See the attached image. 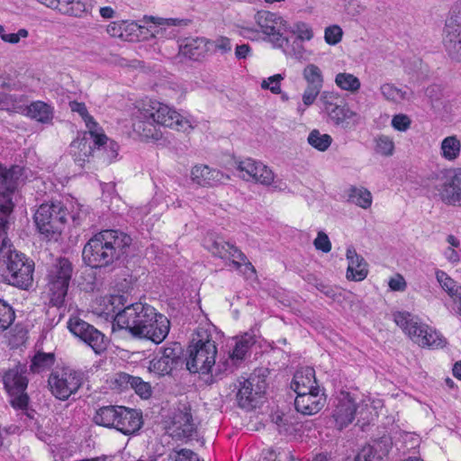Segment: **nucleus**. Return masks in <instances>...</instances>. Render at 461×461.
<instances>
[{
	"label": "nucleus",
	"instance_id": "f257e3e1",
	"mask_svg": "<svg viewBox=\"0 0 461 461\" xmlns=\"http://www.w3.org/2000/svg\"><path fill=\"white\" fill-rule=\"evenodd\" d=\"M131 242V236L120 230H103L85 245L83 260L93 268L115 267L128 256Z\"/></svg>",
	"mask_w": 461,
	"mask_h": 461
},
{
	"label": "nucleus",
	"instance_id": "f03ea898",
	"mask_svg": "<svg viewBox=\"0 0 461 461\" xmlns=\"http://www.w3.org/2000/svg\"><path fill=\"white\" fill-rule=\"evenodd\" d=\"M159 125L184 132L193 129L189 119L159 102H150L144 105L136 113L132 122L133 131L146 140L161 138L162 134L158 128Z\"/></svg>",
	"mask_w": 461,
	"mask_h": 461
},
{
	"label": "nucleus",
	"instance_id": "7ed1b4c3",
	"mask_svg": "<svg viewBox=\"0 0 461 461\" xmlns=\"http://www.w3.org/2000/svg\"><path fill=\"white\" fill-rule=\"evenodd\" d=\"M112 313L113 315V325L119 329L126 330L132 337L138 338L140 334L149 332L147 330L152 318L157 316V310L141 302L125 305L127 300L123 295H112L110 300Z\"/></svg>",
	"mask_w": 461,
	"mask_h": 461
},
{
	"label": "nucleus",
	"instance_id": "20e7f679",
	"mask_svg": "<svg viewBox=\"0 0 461 461\" xmlns=\"http://www.w3.org/2000/svg\"><path fill=\"white\" fill-rule=\"evenodd\" d=\"M12 211L11 203L0 205V256L7 258L10 285L26 289L32 283L34 264L25 255L11 250V244L5 237L7 217Z\"/></svg>",
	"mask_w": 461,
	"mask_h": 461
},
{
	"label": "nucleus",
	"instance_id": "39448f33",
	"mask_svg": "<svg viewBox=\"0 0 461 461\" xmlns=\"http://www.w3.org/2000/svg\"><path fill=\"white\" fill-rule=\"evenodd\" d=\"M217 348L205 330L198 331L187 348L186 368L191 373L208 374L215 364Z\"/></svg>",
	"mask_w": 461,
	"mask_h": 461
},
{
	"label": "nucleus",
	"instance_id": "423d86ee",
	"mask_svg": "<svg viewBox=\"0 0 461 461\" xmlns=\"http://www.w3.org/2000/svg\"><path fill=\"white\" fill-rule=\"evenodd\" d=\"M394 321L413 342L420 346L436 348L443 346V340L436 330L422 323L418 317L410 312H396Z\"/></svg>",
	"mask_w": 461,
	"mask_h": 461
},
{
	"label": "nucleus",
	"instance_id": "0eeeda50",
	"mask_svg": "<svg viewBox=\"0 0 461 461\" xmlns=\"http://www.w3.org/2000/svg\"><path fill=\"white\" fill-rule=\"evenodd\" d=\"M85 375L69 367L52 370L48 378L51 394L60 401H67L82 387Z\"/></svg>",
	"mask_w": 461,
	"mask_h": 461
},
{
	"label": "nucleus",
	"instance_id": "6e6552de",
	"mask_svg": "<svg viewBox=\"0 0 461 461\" xmlns=\"http://www.w3.org/2000/svg\"><path fill=\"white\" fill-rule=\"evenodd\" d=\"M25 366L16 365L3 375V384L10 396V404L15 410H27L29 396L25 392L28 386V378L25 375Z\"/></svg>",
	"mask_w": 461,
	"mask_h": 461
},
{
	"label": "nucleus",
	"instance_id": "1a4fd4ad",
	"mask_svg": "<svg viewBox=\"0 0 461 461\" xmlns=\"http://www.w3.org/2000/svg\"><path fill=\"white\" fill-rule=\"evenodd\" d=\"M68 214L60 203H42L34 214V221L41 234L54 238L61 232Z\"/></svg>",
	"mask_w": 461,
	"mask_h": 461
},
{
	"label": "nucleus",
	"instance_id": "9d476101",
	"mask_svg": "<svg viewBox=\"0 0 461 461\" xmlns=\"http://www.w3.org/2000/svg\"><path fill=\"white\" fill-rule=\"evenodd\" d=\"M443 45L451 59L461 60V0L451 8L446 19Z\"/></svg>",
	"mask_w": 461,
	"mask_h": 461
},
{
	"label": "nucleus",
	"instance_id": "9b49d317",
	"mask_svg": "<svg viewBox=\"0 0 461 461\" xmlns=\"http://www.w3.org/2000/svg\"><path fill=\"white\" fill-rule=\"evenodd\" d=\"M69 330L86 345H88L96 354L103 353L107 348V339L105 336L95 329L93 325L77 318H70L68 323Z\"/></svg>",
	"mask_w": 461,
	"mask_h": 461
},
{
	"label": "nucleus",
	"instance_id": "f8f14e48",
	"mask_svg": "<svg viewBox=\"0 0 461 461\" xmlns=\"http://www.w3.org/2000/svg\"><path fill=\"white\" fill-rule=\"evenodd\" d=\"M439 199L449 205L461 206V169H454L447 172L438 179L435 185Z\"/></svg>",
	"mask_w": 461,
	"mask_h": 461
},
{
	"label": "nucleus",
	"instance_id": "ddd939ff",
	"mask_svg": "<svg viewBox=\"0 0 461 461\" xmlns=\"http://www.w3.org/2000/svg\"><path fill=\"white\" fill-rule=\"evenodd\" d=\"M255 21L273 46L279 44L280 37L288 32L287 23L280 15L269 11H258Z\"/></svg>",
	"mask_w": 461,
	"mask_h": 461
},
{
	"label": "nucleus",
	"instance_id": "4468645a",
	"mask_svg": "<svg viewBox=\"0 0 461 461\" xmlns=\"http://www.w3.org/2000/svg\"><path fill=\"white\" fill-rule=\"evenodd\" d=\"M183 348L180 343L174 342L165 347L159 357H155L149 363V370L159 376L170 375L182 363Z\"/></svg>",
	"mask_w": 461,
	"mask_h": 461
},
{
	"label": "nucleus",
	"instance_id": "2eb2a0df",
	"mask_svg": "<svg viewBox=\"0 0 461 461\" xmlns=\"http://www.w3.org/2000/svg\"><path fill=\"white\" fill-rule=\"evenodd\" d=\"M167 433L176 440L193 439L196 437L197 427L193 420L192 413L187 410L174 412L167 427Z\"/></svg>",
	"mask_w": 461,
	"mask_h": 461
},
{
	"label": "nucleus",
	"instance_id": "dca6fc26",
	"mask_svg": "<svg viewBox=\"0 0 461 461\" xmlns=\"http://www.w3.org/2000/svg\"><path fill=\"white\" fill-rule=\"evenodd\" d=\"M236 168L246 181H254L261 185H269L273 183L275 175L273 171L259 161L252 158H246L240 161H235Z\"/></svg>",
	"mask_w": 461,
	"mask_h": 461
},
{
	"label": "nucleus",
	"instance_id": "f3484780",
	"mask_svg": "<svg viewBox=\"0 0 461 461\" xmlns=\"http://www.w3.org/2000/svg\"><path fill=\"white\" fill-rule=\"evenodd\" d=\"M321 100L324 103V110L334 125L348 129L359 122V114L349 109L348 105L337 104L329 101L325 93L321 95Z\"/></svg>",
	"mask_w": 461,
	"mask_h": 461
},
{
	"label": "nucleus",
	"instance_id": "a211bd4d",
	"mask_svg": "<svg viewBox=\"0 0 461 461\" xmlns=\"http://www.w3.org/2000/svg\"><path fill=\"white\" fill-rule=\"evenodd\" d=\"M240 388L237 393L238 404L242 409L250 410L256 408L258 399L262 396L265 392L264 382L259 384L258 376H250L240 382Z\"/></svg>",
	"mask_w": 461,
	"mask_h": 461
},
{
	"label": "nucleus",
	"instance_id": "6ab92c4d",
	"mask_svg": "<svg viewBox=\"0 0 461 461\" xmlns=\"http://www.w3.org/2000/svg\"><path fill=\"white\" fill-rule=\"evenodd\" d=\"M211 249L212 254L215 256L224 259H230L231 265L235 268H240L241 267V263L243 262L246 269L249 270L253 274L256 272L252 264L247 261V257L245 254L242 253V251L233 244L226 242L222 240H214Z\"/></svg>",
	"mask_w": 461,
	"mask_h": 461
},
{
	"label": "nucleus",
	"instance_id": "aec40b11",
	"mask_svg": "<svg viewBox=\"0 0 461 461\" xmlns=\"http://www.w3.org/2000/svg\"><path fill=\"white\" fill-rule=\"evenodd\" d=\"M255 342L254 335L248 332L237 337L233 348L229 352L228 359L223 362L224 370L233 372L245 359Z\"/></svg>",
	"mask_w": 461,
	"mask_h": 461
},
{
	"label": "nucleus",
	"instance_id": "412c9836",
	"mask_svg": "<svg viewBox=\"0 0 461 461\" xmlns=\"http://www.w3.org/2000/svg\"><path fill=\"white\" fill-rule=\"evenodd\" d=\"M192 181L203 187H212L230 179L228 175L207 165H196L191 170Z\"/></svg>",
	"mask_w": 461,
	"mask_h": 461
},
{
	"label": "nucleus",
	"instance_id": "4be33fe9",
	"mask_svg": "<svg viewBox=\"0 0 461 461\" xmlns=\"http://www.w3.org/2000/svg\"><path fill=\"white\" fill-rule=\"evenodd\" d=\"M326 398L320 393V388L314 392L298 393L294 400V407L303 415H313L324 406Z\"/></svg>",
	"mask_w": 461,
	"mask_h": 461
},
{
	"label": "nucleus",
	"instance_id": "5701e85b",
	"mask_svg": "<svg viewBox=\"0 0 461 461\" xmlns=\"http://www.w3.org/2000/svg\"><path fill=\"white\" fill-rule=\"evenodd\" d=\"M115 429L124 435H132L142 426V415L134 409L121 406Z\"/></svg>",
	"mask_w": 461,
	"mask_h": 461
},
{
	"label": "nucleus",
	"instance_id": "b1692460",
	"mask_svg": "<svg viewBox=\"0 0 461 461\" xmlns=\"http://www.w3.org/2000/svg\"><path fill=\"white\" fill-rule=\"evenodd\" d=\"M346 258L348 262L346 277L348 280L360 282L368 275V265L365 258L357 253L354 247L347 249Z\"/></svg>",
	"mask_w": 461,
	"mask_h": 461
},
{
	"label": "nucleus",
	"instance_id": "393cba45",
	"mask_svg": "<svg viewBox=\"0 0 461 461\" xmlns=\"http://www.w3.org/2000/svg\"><path fill=\"white\" fill-rule=\"evenodd\" d=\"M356 411L357 404L349 393L342 394L332 414L337 427L342 429L350 424L355 419Z\"/></svg>",
	"mask_w": 461,
	"mask_h": 461
},
{
	"label": "nucleus",
	"instance_id": "a878e982",
	"mask_svg": "<svg viewBox=\"0 0 461 461\" xmlns=\"http://www.w3.org/2000/svg\"><path fill=\"white\" fill-rule=\"evenodd\" d=\"M147 334H140L138 338L151 340L156 344H159L167 338L170 330V321L163 314L157 312V316L152 318L148 329ZM144 333H146L144 331Z\"/></svg>",
	"mask_w": 461,
	"mask_h": 461
},
{
	"label": "nucleus",
	"instance_id": "bb28decb",
	"mask_svg": "<svg viewBox=\"0 0 461 461\" xmlns=\"http://www.w3.org/2000/svg\"><path fill=\"white\" fill-rule=\"evenodd\" d=\"M291 388L298 393L314 392L319 389L315 378V371L312 367H305L297 370L294 375Z\"/></svg>",
	"mask_w": 461,
	"mask_h": 461
},
{
	"label": "nucleus",
	"instance_id": "cd10ccee",
	"mask_svg": "<svg viewBox=\"0 0 461 461\" xmlns=\"http://www.w3.org/2000/svg\"><path fill=\"white\" fill-rule=\"evenodd\" d=\"M96 146L94 145V138L87 139L84 137L72 141L70 144V151L75 161L83 167L86 161H88L90 156L96 153Z\"/></svg>",
	"mask_w": 461,
	"mask_h": 461
},
{
	"label": "nucleus",
	"instance_id": "c85d7f7f",
	"mask_svg": "<svg viewBox=\"0 0 461 461\" xmlns=\"http://www.w3.org/2000/svg\"><path fill=\"white\" fill-rule=\"evenodd\" d=\"M72 273V263L68 258H59L49 272L48 282L69 285Z\"/></svg>",
	"mask_w": 461,
	"mask_h": 461
},
{
	"label": "nucleus",
	"instance_id": "c756f323",
	"mask_svg": "<svg viewBox=\"0 0 461 461\" xmlns=\"http://www.w3.org/2000/svg\"><path fill=\"white\" fill-rule=\"evenodd\" d=\"M278 41L279 44H275L273 47L281 49L286 56L293 57L298 60L305 59L306 50L303 44V41L294 37V35L286 36L283 34Z\"/></svg>",
	"mask_w": 461,
	"mask_h": 461
},
{
	"label": "nucleus",
	"instance_id": "7c9ffc66",
	"mask_svg": "<svg viewBox=\"0 0 461 461\" xmlns=\"http://www.w3.org/2000/svg\"><path fill=\"white\" fill-rule=\"evenodd\" d=\"M94 138V145L96 146L97 156L103 157L109 163H111L118 156V144L113 140L108 143V138L104 134H98L93 131L89 134Z\"/></svg>",
	"mask_w": 461,
	"mask_h": 461
},
{
	"label": "nucleus",
	"instance_id": "2f4dec72",
	"mask_svg": "<svg viewBox=\"0 0 461 461\" xmlns=\"http://www.w3.org/2000/svg\"><path fill=\"white\" fill-rule=\"evenodd\" d=\"M204 38H187L180 45V52L190 59L197 60L208 51Z\"/></svg>",
	"mask_w": 461,
	"mask_h": 461
},
{
	"label": "nucleus",
	"instance_id": "473e14b6",
	"mask_svg": "<svg viewBox=\"0 0 461 461\" xmlns=\"http://www.w3.org/2000/svg\"><path fill=\"white\" fill-rule=\"evenodd\" d=\"M119 409H121L119 405L102 406L95 411L93 420L96 425L115 429Z\"/></svg>",
	"mask_w": 461,
	"mask_h": 461
},
{
	"label": "nucleus",
	"instance_id": "72a5a7b5",
	"mask_svg": "<svg viewBox=\"0 0 461 461\" xmlns=\"http://www.w3.org/2000/svg\"><path fill=\"white\" fill-rule=\"evenodd\" d=\"M93 7L91 3L84 0H61L58 10L64 14L80 17L84 14L91 13Z\"/></svg>",
	"mask_w": 461,
	"mask_h": 461
},
{
	"label": "nucleus",
	"instance_id": "f704fd0d",
	"mask_svg": "<svg viewBox=\"0 0 461 461\" xmlns=\"http://www.w3.org/2000/svg\"><path fill=\"white\" fill-rule=\"evenodd\" d=\"M68 289V285H67L48 282L47 296L49 299V305L59 309L64 306Z\"/></svg>",
	"mask_w": 461,
	"mask_h": 461
},
{
	"label": "nucleus",
	"instance_id": "c9c22d12",
	"mask_svg": "<svg viewBox=\"0 0 461 461\" xmlns=\"http://www.w3.org/2000/svg\"><path fill=\"white\" fill-rule=\"evenodd\" d=\"M27 114L31 118L42 123L50 122L53 118L52 108L41 101L32 103L27 107Z\"/></svg>",
	"mask_w": 461,
	"mask_h": 461
},
{
	"label": "nucleus",
	"instance_id": "e433bc0d",
	"mask_svg": "<svg viewBox=\"0 0 461 461\" xmlns=\"http://www.w3.org/2000/svg\"><path fill=\"white\" fill-rule=\"evenodd\" d=\"M461 152V141L452 135L443 139L440 144V155L447 161L456 160Z\"/></svg>",
	"mask_w": 461,
	"mask_h": 461
},
{
	"label": "nucleus",
	"instance_id": "4c0bfd02",
	"mask_svg": "<svg viewBox=\"0 0 461 461\" xmlns=\"http://www.w3.org/2000/svg\"><path fill=\"white\" fill-rule=\"evenodd\" d=\"M55 363L53 353L37 352L32 358L30 370L34 374H40L52 367Z\"/></svg>",
	"mask_w": 461,
	"mask_h": 461
},
{
	"label": "nucleus",
	"instance_id": "58836bf2",
	"mask_svg": "<svg viewBox=\"0 0 461 461\" xmlns=\"http://www.w3.org/2000/svg\"><path fill=\"white\" fill-rule=\"evenodd\" d=\"M303 76L307 82V87L313 88L321 91L323 86V76L319 67L314 64L307 65L303 71Z\"/></svg>",
	"mask_w": 461,
	"mask_h": 461
},
{
	"label": "nucleus",
	"instance_id": "ea45409f",
	"mask_svg": "<svg viewBox=\"0 0 461 461\" xmlns=\"http://www.w3.org/2000/svg\"><path fill=\"white\" fill-rule=\"evenodd\" d=\"M308 143L319 151H326L332 143V138L327 133H321L317 129L312 130L307 138Z\"/></svg>",
	"mask_w": 461,
	"mask_h": 461
},
{
	"label": "nucleus",
	"instance_id": "a19ab883",
	"mask_svg": "<svg viewBox=\"0 0 461 461\" xmlns=\"http://www.w3.org/2000/svg\"><path fill=\"white\" fill-rule=\"evenodd\" d=\"M348 201L357 206L366 209L371 206L372 195L366 188L351 187L348 194Z\"/></svg>",
	"mask_w": 461,
	"mask_h": 461
},
{
	"label": "nucleus",
	"instance_id": "79ce46f5",
	"mask_svg": "<svg viewBox=\"0 0 461 461\" xmlns=\"http://www.w3.org/2000/svg\"><path fill=\"white\" fill-rule=\"evenodd\" d=\"M335 83L341 89L349 92H357L361 86L359 79L349 73H339L336 76Z\"/></svg>",
	"mask_w": 461,
	"mask_h": 461
},
{
	"label": "nucleus",
	"instance_id": "37998d69",
	"mask_svg": "<svg viewBox=\"0 0 461 461\" xmlns=\"http://www.w3.org/2000/svg\"><path fill=\"white\" fill-rule=\"evenodd\" d=\"M380 91L387 101L393 103H400L401 101L407 99V93L405 91L397 88L394 85L390 83L382 85Z\"/></svg>",
	"mask_w": 461,
	"mask_h": 461
},
{
	"label": "nucleus",
	"instance_id": "c03bdc74",
	"mask_svg": "<svg viewBox=\"0 0 461 461\" xmlns=\"http://www.w3.org/2000/svg\"><path fill=\"white\" fill-rule=\"evenodd\" d=\"M69 106L72 112L77 113L82 117V119L86 122V127L89 130V134L93 133V131H95V128L97 127V123L95 122L94 118L88 113L86 104L84 103H78L74 101L70 102Z\"/></svg>",
	"mask_w": 461,
	"mask_h": 461
},
{
	"label": "nucleus",
	"instance_id": "a18cd8bd",
	"mask_svg": "<svg viewBox=\"0 0 461 461\" xmlns=\"http://www.w3.org/2000/svg\"><path fill=\"white\" fill-rule=\"evenodd\" d=\"M394 143L389 136L379 135L375 139V151L384 157L393 154Z\"/></svg>",
	"mask_w": 461,
	"mask_h": 461
},
{
	"label": "nucleus",
	"instance_id": "49530a36",
	"mask_svg": "<svg viewBox=\"0 0 461 461\" xmlns=\"http://www.w3.org/2000/svg\"><path fill=\"white\" fill-rule=\"evenodd\" d=\"M288 32L294 37L303 41H311L313 38L312 27L303 22H298L294 23L293 27H288Z\"/></svg>",
	"mask_w": 461,
	"mask_h": 461
},
{
	"label": "nucleus",
	"instance_id": "de8ad7c7",
	"mask_svg": "<svg viewBox=\"0 0 461 461\" xmlns=\"http://www.w3.org/2000/svg\"><path fill=\"white\" fill-rule=\"evenodd\" d=\"M14 318L15 314L13 308L0 299V330H6L13 323Z\"/></svg>",
	"mask_w": 461,
	"mask_h": 461
},
{
	"label": "nucleus",
	"instance_id": "09e8293b",
	"mask_svg": "<svg viewBox=\"0 0 461 461\" xmlns=\"http://www.w3.org/2000/svg\"><path fill=\"white\" fill-rule=\"evenodd\" d=\"M366 447L375 448V456L378 457L377 461H381L392 448V440L389 437L384 436L375 441L374 445H367Z\"/></svg>",
	"mask_w": 461,
	"mask_h": 461
},
{
	"label": "nucleus",
	"instance_id": "8fccbe9b",
	"mask_svg": "<svg viewBox=\"0 0 461 461\" xmlns=\"http://www.w3.org/2000/svg\"><path fill=\"white\" fill-rule=\"evenodd\" d=\"M134 377L135 376H132L126 373L116 374L113 382V388L121 392L131 389V386L132 385L133 383L132 379H134Z\"/></svg>",
	"mask_w": 461,
	"mask_h": 461
},
{
	"label": "nucleus",
	"instance_id": "3c124183",
	"mask_svg": "<svg viewBox=\"0 0 461 461\" xmlns=\"http://www.w3.org/2000/svg\"><path fill=\"white\" fill-rule=\"evenodd\" d=\"M284 79L282 75L276 74L274 76L269 77L267 79H264L261 83V88L262 89H268L273 94H282L281 92V81Z\"/></svg>",
	"mask_w": 461,
	"mask_h": 461
},
{
	"label": "nucleus",
	"instance_id": "603ef678",
	"mask_svg": "<svg viewBox=\"0 0 461 461\" xmlns=\"http://www.w3.org/2000/svg\"><path fill=\"white\" fill-rule=\"evenodd\" d=\"M131 389H133L141 398L148 399L151 395V387L149 383L144 382L140 377L135 376Z\"/></svg>",
	"mask_w": 461,
	"mask_h": 461
},
{
	"label": "nucleus",
	"instance_id": "864d4df0",
	"mask_svg": "<svg viewBox=\"0 0 461 461\" xmlns=\"http://www.w3.org/2000/svg\"><path fill=\"white\" fill-rule=\"evenodd\" d=\"M342 29L339 25H331L325 29L324 39L330 45H336L342 39Z\"/></svg>",
	"mask_w": 461,
	"mask_h": 461
},
{
	"label": "nucleus",
	"instance_id": "5fc2aeb1",
	"mask_svg": "<svg viewBox=\"0 0 461 461\" xmlns=\"http://www.w3.org/2000/svg\"><path fill=\"white\" fill-rule=\"evenodd\" d=\"M375 449L369 447H363L353 457H347L343 461H377Z\"/></svg>",
	"mask_w": 461,
	"mask_h": 461
},
{
	"label": "nucleus",
	"instance_id": "6e6d98bb",
	"mask_svg": "<svg viewBox=\"0 0 461 461\" xmlns=\"http://www.w3.org/2000/svg\"><path fill=\"white\" fill-rule=\"evenodd\" d=\"M446 293L450 297L453 303V310L461 316V285L457 283L452 286Z\"/></svg>",
	"mask_w": 461,
	"mask_h": 461
},
{
	"label": "nucleus",
	"instance_id": "4d7b16f0",
	"mask_svg": "<svg viewBox=\"0 0 461 461\" xmlns=\"http://www.w3.org/2000/svg\"><path fill=\"white\" fill-rule=\"evenodd\" d=\"M286 418L287 421L283 422V426L279 429V433L285 436L295 435L302 427L300 422L293 420V417L290 414H287Z\"/></svg>",
	"mask_w": 461,
	"mask_h": 461
},
{
	"label": "nucleus",
	"instance_id": "13d9d810",
	"mask_svg": "<svg viewBox=\"0 0 461 461\" xmlns=\"http://www.w3.org/2000/svg\"><path fill=\"white\" fill-rule=\"evenodd\" d=\"M392 126L400 131H405L411 126V119L405 114H396L392 119Z\"/></svg>",
	"mask_w": 461,
	"mask_h": 461
},
{
	"label": "nucleus",
	"instance_id": "bf43d9fd",
	"mask_svg": "<svg viewBox=\"0 0 461 461\" xmlns=\"http://www.w3.org/2000/svg\"><path fill=\"white\" fill-rule=\"evenodd\" d=\"M436 279L439 284L440 287L446 292L449 290L452 286H455L456 282L451 278L446 272L442 270L436 271Z\"/></svg>",
	"mask_w": 461,
	"mask_h": 461
},
{
	"label": "nucleus",
	"instance_id": "052dcab7",
	"mask_svg": "<svg viewBox=\"0 0 461 461\" xmlns=\"http://www.w3.org/2000/svg\"><path fill=\"white\" fill-rule=\"evenodd\" d=\"M314 246L317 249L321 250L324 253H328L331 249V243L327 234L323 231H320L317 238L314 240Z\"/></svg>",
	"mask_w": 461,
	"mask_h": 461
},
{
	"label": "nucleus",
	"instance_id": "680f3d73",
	"mask_svg": "<svg viewBox=\"0 0 461 461\" xmlns=\"http://www.w3.org/2000/svg\"><path fill=\"white\" fill-rule=\"evenodd\" d=\"M29 32L26 29H20L16 33H6L3 37V41L11 44H16L20 41L21 38H27Z\"/></svg>",
	"mask_w": 461,
	"mask_h": 461
},
{
	"label": "nucleus",
	"instance_id": "e2e57ef3",
	"mask_svg": "<svg viewBox=\"0 0 461 461\" xmlns=\"http://www.w3.org/2000/svg\"><path fill=\"white\" fill-rule=\"evenodd\" d=\"M321 91L306 87L303 94V103L305 106L312 105L316 100Z\"/></svg>",
	"mask_w": 461,
	"mask_h": 461
},
{
	"label": "nucleus",
	"instance_id": "0e129e2a",
	"mask_svg": "<svg viewBox=\"0 0 461 461\" xmlns=\"http://www.w3.org/2000/svg\"><path fill=\"white\" fill-rule=\"evenodd\" d=\"M176 461H200V459L192 450L183 448L178 452V458Z\"/></svg>",
	"mask_w": 461,
	"mask_h": 461
},
{
	"label": "nucleus",
	"instance_id": "69168bd1",
	"mask_svg": "<svg viewBox=\"0 0 461 461\" xmlns=\"http://www.w3.org/2000/svg\"><path fill=\"white\" fill-rule=\"evenodd\" d=\"M389 286L393 291H403L406 288V282L402 276L398 275L390 279Z\"/></svg>",
	"mask_w": 461,
	"mask_h": 461
},
{
	"label": "nucleus",
	"instance_id": "338daca9",
	"mask_svg": "<svg viewBox=\"0 0 461 461\" xmlns=\"http://www.w3.org/2000/svg\"><path fill=\"white\" fill-rule=\"evenodd\" d=\"M249 52L250 47L249 44L238 45L235 49V56L238 59H246Z\"/></svg>",
	"mask_w": 461,
	"mask_h": 461
},
{
	"label": "nucleus",
	"instance_id": "774afa93",
	"mask_svg": "<svg viewBox=\"0 0 461 461\" xmlns=\"http://www.w3.org/2000/svg\"><path fill=\"white\" fill-rule=\"evenodd\" d=\"M216 48L223 53L230 51V41L226 37H221L216 41Z\"/></svg>",
	"mask_w": 461,
	"mask_h": 461
}]
</instances>
